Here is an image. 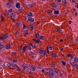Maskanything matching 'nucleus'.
<instances>
[{"label": "nucleus", "mask_w": 78, "mask_h": 78, "mask_svg": "<svg viewBox=\"0 0 78 78\" xmlns=\"http://www.w3.org/2000/svg\"><path fill=\"white\" fill-rule=\"evenodd\" d=\"M26 4L28 5H29V2H26Z\"/></svg>", "instance_id": "052dcab7"}, {"label": "nucleus", "mask_w": 78, "mask_h": 78, "mask_svg": "<svg viewBox=\"0 0 78 78\" xmlns=\"http://www.w3.org/2000/svg\"><path fill=\"white\" fill-rule=\"evenodd\" d=\"M60 76H62V73H60L59 74Z\"/></svg>", "instance_id": "6e6d98bb"}, {"label": "nucleus", "mask_w": 78, "mask_h": 78, "mask_svg": "<svg viewBox=\"0 0 78 78\" xmlns=\"http://www.w3.org/2000/svg\"><path fill=\"white\" fill-rule=\"evenodd\" d=\"M32 69L33 71H34L35 70V67L34 66H33L32 67Z\"/></svg>", "instance_id": "e433bc0d"}, {"label": "nucleus", "mask_w": 78, "mask_h": 78, "mask_svg": "<svg viewBox=\"0 0 78 78\" xmlns=\"http://www.w3.org/2000/svg\"><path fill=\"white\" fill-rule=\"evenodd\" d=\"M24 33L25 35H28V30H25L24 31Z\"/></svg>", "instance_id": "dca6fc26"}, {"label": "nucleus", "mask_w": 78, "mask_h": 78, "mask_svg": "<svg viewBox=\"0 0 78 78\" xmlns=\"http://www.w3.org/2000/svg\"><path fill=\"white\" fill-rule=\"evenodd\" d=\"M43 51V53L44 55H47V51L44 50Z\"/></svg>", "instance_id": "c85d7f7f"}, {"label": "nucleus", "mask_w": 78, "mask_h": 78, "mask_svg": "<svg viewBox=\"0 0 78 78\" xmlns=\"http://www.w3.org/2000/svg\"><path fill=\"white\" fill-rule=\"evenodd\" d=\"M62 63L63 65H64V66H66V62H64V61H62Z\"/></svg>", "instance_id": "c756f323"}, {"label": "nucleus", "mask_w": 78, "mask_h": 78, "mask_svg": "<svg viewBox=\"0 0 78 78\" xmlns=\"http://www.w3.org/2000/svg\"><path fill=\"white\" fill-rule=\"evenodd\" d=\"M22 45H20L19 48V50H22Z\"/></svg>", "instance_id": "72a5a7b5"}, {"label": "nucleus", "mask_w": 78, "mask_h": 78, "mask_svg": "<svg viewBox=\"0 0 78 78\" xmlns=\"http://www.w3.org/2000/svg\"><path fill=\"white\" fill-rule=\"evenodd\" d=\"M3 66L2 65H0V70H1V69L3 68Z\"/></svg>", "instance_id": "a18cd8bd"}, {"label": "nucleus", "mask_w": 78, "mask_h": 78, "mask_svg": "<svg viewBox=\"0 0 78 78\" xmlns=\"http://www.w3.org/2000/svg\"><path fill=\"white\" fill-rule=\"evenodd\" d=\"M30 8H32L33 6V4H30L29 5Z\"/></svg>", "instance_id": "f704fd0d"}, {"label": "nucleus", "mask_w": 78, "mask_h": 78, "mask_svg": "<svg viewBox=\"0 0 78 78\" xmlns=\"http://www.w3.org/2000/svg\"><path fill=\"white\" fill-rule=\"evenodd\" d=\"M38 50L39 54H40V55H41V54H42V53H43V52L44 50H42L41 48H39Z\"/></svg>", "instance_id": "9b49d317"}, {"label": "nucleus", "mask_w": 78, "mask_h": 78, "mask_svg": "<svg viewBox=\"0 0 78 78\" xmlns=\"http://www.w3.org/2000/svg\"><path fill=\"white\" fill-rule=\"evenodd\" d=\"M11 65L12 66V67H14L16 65L12 63L11 64Z\"/></svg>", "instance_id": "09e8293b"}, {"label": "nucleus", "mask_w": 78, "mask_h": 78, "mask_svg": "<svg viewBox=\"0 0 78 78\" xmlns=\"http://www.w3.org/2000/svg\"><path fill=\"white\" fill-rule=\"evenodd\" d=\"M62 2L64 4H66V0H62Z\"/></svg>", "instance_id": "473e14b6"}, {"label": "nucleus", "mask_w": 78, "mask_h": 78, "mask_svg": "<svg viewBox=\"0 0 78 78\" xmlns=\"http://www.w3.org/2000/svg\"><path fill=\"white\" fill-rule=\"evenodd\" d=\"M8 60H11V61H12V58L11 57H9L8 58Z\"/></svg>", "instance_id": "8fccbe9b"}, {"label": "nucleus", "mask_w": 78, "mask_h": 78, "mask_svg": "<svg viewBox=\"0 0 78 78\" xmlns=\"http://www.w3.org/2000/svg\"><path fill=\"white\" fill-rule=\"evenodd\" d=\"M26 47H27V48H28V49L29 50H31V47L30 46H26Z\"/></svg>", "instance_id": "bb28decb"}, {"label": "nucleus", "mask_w": 78, "mask_h": 78, "mask_svg": "<svg viewBox=\"0 0 78 78\" xmlns=\"http://www.w3.org/2000/svg\"><path fill=\"white\" fill-rule=\"evenodd\" d=\"M20 25H21V23L20 22H18L16 23V25L19 27L20 26Z\"/></svg>", "instance_id": "a878e982"}, {"label": "nucleus", "mask_w": 78, "mask_h": 78, "mask_svg": "<svg viewBox=\"0 0 78 78\" xmlns=\"http://www.w3.org/2000/svg\"><path fill=\"white\" fill-rule=\"evenodd\" d=\"M11 48V46L10 45V44H6V48L7 49H9Z\"/></svg>", "instance_id": "2eb2a0df"}, {"label": "nucleus", "mask_w": 78, "mask_h": 78, "mask_svg": "<svg viewBox=\"0 0 78 78\" xmlns=\"http://www.w3.org/2000/svg\"><path fill=\"white\" fill-rule=\"evenodd\" d=\"M27 65L26 64H24L23 65L22 67L23 68H27Z\"/></svg>", "instance_id": "4be33fe9"}, {"label": "nucleus", "mask_w": 78, "mask_h": 78, "mask_svg": "<svg viewBox=\"0 0 78 78\" xmlns=\"http://www.w3.org/2000/svg\"><path fill=\"white\" fill-rule=\"evenodd\" d=\"M52 12V11H49V12H48V14H51Z\"/></svg>", "instance_id": "c03bdc74"}, {"label": "nucleus", "mask_w": 78, "mask_h": 78, "mask_svg": "<svg viewBox=\"0 0 78 78\" xmlns=\"http://www.w3.org/2000/svg\"><path fill=\"white\" fill-rule=\"evenodd\" d=\"M36 47H37V46H36V45H33L32 48H36Z\"/></svg>", "instance_id": "ea45409f"}, {"label": "nucleus", "mask_w": 78, "mask_h": 78, "mask_svg": "<svg viewBox=\"0 0 78 78\" xmlns=\"http://www.w3.org/2000/svg\"><path fill=\"white\" fill-rule=\"evenodd\" d=\"M33 41H34V42H36L37 44H39V42H40V40L39 39L37 40L35 39H33Z\"/></svg>", "instance_id": "6e6552de"}, {"label": "nucleus", "mask_w": 78, "mask_h": 78, "mask_svg": "<svg viewBox=\"0 0 78 78\" xmlns=\"http://www.w3.org/2000/svg\"><path fill=\"white\" fill-rule=\"evenodd\" d=\"M27 46H25L24 47H23V53H24L25 52V51H26V48H27Z\"/></svg>", "instance_id": "6ab92c4d"}, {"label": "nucleus", "mask_w": 78, "mask_h": 78, "mask_svg": "<svg viewBox=\"0 0 78 78\" xmlns=\"http://www.w3.org/2000/svg\"><path fill=\"white\" fill-rule=\"evenodd\" d=\"M53 7L56 8L57 7V4L56 2H54L52 4Z\"/></svg>", "instance_id": "9d476101"}, {"label": "nucleus", "mask_w": 78, "mask_h": 78, "mask_svg": "<svg viewBox=\"0 0 78 78\" xmlns=\"http://www.w3.org/2000/svg\"><path fill=\"white\" fill-rule=\"evenodd\" d=\"M19 33L18 31H16V32L15 33V35L16 36H17V34H19Z\"/></svg>", "instance_id": "58836bf2"}, {"label": "nucleus", "mask_w": 78, "mask_h": 78, "mask_svg": "<svg viewBox=\"0 0 78 78\" xmlns=\"http://www.w3.org/2000/svg\"><path fill=\"white\" fill-rule=\"evenodd\" d=\"M52 70L54 72H56V73H58V69L56 68H53L52 69Z\"/></svg>", "instance_id": "423d86ee"}, {"label": "nucleus", "mask_w": 78, "mask_h": 78, "mask_svg": "<svg viewBox=\"0 0 78 78\" xmlns=\"http://www.w3.org/2000/svg\"><path fill=\"white\" fill-rule=\"evenodd\" d=\"M42 73H44V72H45V71L44 70V69H42Z\"/></svg>", "instance_id": "4d7b16f0"}, {"label": "nucleus", "mask_w": 78, "mask_h": 78, "mask_svg": "<svg viewBox=\"0 0 78 78\" xmlns=\"http://www.w3.org/2000/svg\"><path fill=\"white\" fill-rule=\"evenodd\" d=\"M59 11L58 10H55L54 12V13L55 14H59Z\"/></svg>", "instance_id": "393cba45"}, {"label": "nucleus", "mask_w": 78, "mask_h": 78, "mask_svg": "<svg viewBox=\"0 0 78 78\" xmlns=\"http://www.w3.org/2000/svg\"><path fill=\"white\" fill-rule=\"evenodd\" d=\"M1 20L2 22H3L4 21V18L3 17H2Z\"/></svg>", "instance_id": "de8ad7c7"}, {"label": "nucleus", "mask_w": 78, "mask_h": 78, "mask_svg": "<svg viewBox=\"0 0 78 78\" xmlns=\"http://www.w3.org/2000/svg\"><path fill=\"white\" fill-rule=\"evenodd\" d=\"M52 48L53 47L52 46H51L49 48V49L50 50H52Z\"/></svg>", "instance_id": "c9c22d12"}, {"label": "nucleus", "mask_w": 78, "mask_h": 78, "mask_svg": "<svg viewBox=\"0 0 78 78\" xmlns=\"http://www.w3.org/2000/svg\"><path fill=\"white\" fill-rule=\"evenodd\" d=\"M35 37L36 38V37H39V34L38 33H37L35 34Z\"/></svg>", "instance_id": "cd10ccee"}, {"label": "nucleus", "mask_w": 78, "mask_h": 78, "mask_svg": "<svg viewBox=\"0 0 78 78\" xmlns=\"http://www.w3.org/2000/svg\"><path fill=\"white\" fill-rule=\"evenodd\" d=\"M9 12H12V9H11L9 10L8 11Z\"/></svg>", "instance_id": "a19ab883"}, {"label": "nucleus", "mask_w": 78, "mask_h": 78, "mask_svg": "<svg viewBox=\"0 0 78 78\" xmlns=\"http://www.w3.org/2000/svg\"><path fill=\"white\" fill-rule=\"evenodd\" d=\"M24 70L26 72H30L31 71V69L28 68H24Z\"/></svg>", "instance_id": "f8f14e48"}, {"label": "nucleus", "mask_w": 78, "mask_h": 78, "mask_svg": "<svg viewBox=\"0 0 78 78\" xmlns=\"http://www.w3.org/2000/svg\"><path fill=\"white\" fill-rule=\"evenodd\" d=\"M61 0H57V2H61Z\"/></svg>", "instance_id": "680f3d73"}, {"label": "nucleus", "mask_w": 78, "mask_h": 78, "mask_svg": "<svg viewBox=\"0 0 78 78\" xmlns=\"http://www.w3.org/2000/svg\"><path fill=\"white\" fill-rule=\"evenodd\" d=\"M20 3L19 2H17L16 5V7L18 9H19L20 8Z\"/></svg>", "instance_id": "39448f33"}, {"label": "nucleus", "mask_w": 78, "mask_h": 78, "mask_svg": "<svg viewBox=\"0 0 78 78\" xmlns=\"http://www.w3.org/2000/svg\"><path fill=\"white\" fill-rule=\"evenodd\" d=\"M52 70L54 72H56V73H58V69L56 68H53L52 69Z\"/></svg>", "instance_id": "0eeeda50"}, {"label": "nucleus", "mask_w": 78, "mask_h": 78, "mask_svg": "<svg viewBox=\"0 0 78 78\" xmlns=\"http://www.w3.org/2000/svg\"><path fill=\"white\" fill-rule=\"evenodd\" d=\"M16 54V52H12V55H15Z\"/></svg>", "instance_id": "603ef678"}, {"label": "nucleus", "mask_w": 78, "mask_h": 78, "mask_svg": "<svg viewBox=\"0 0 78 78\" xmlns=\"http://www.w3.org/2000/svg\"><path fill=\"white\" fill-rule=\"evenodd\" d=\"M5 39H6V38H8V36H9V35L8 34H4L3 36Z\"/></svg>", "instance_id": "412c9836"}, {"label": "nucleus", "mask_w": 78, "mask_h": 78, "mask_svg": "<svg viewBox=\"0 0 78 78\" xmlns=\"http://www.w3.org/2000/svg\"><path fill=\"white\" fill-rule=\"evenodd\" d=\"M38 68L39 69H40L41 68H42V67L41 66V65H38Z\"/></svg>", "instance_id": "3c124183"}, {"label": "nucleus", "mask_w": 78, "mask_h": 78, "mask_svg": "<svg viewBox=\"0 0 78 78\" xmlns=\"http://www.w3.org/2000/svg\"><path fill=\"white\" fill-rule=\"evenodd\" d=\"M67 56L68 57H72V55L70 54H67Z\"/></svg>", "instance_id": "2f4dec72"}, {"label": "nucleus", "mask_w": 78, "mask_h": 78, "mask_svg": "<svg viewBox=\"0 0 78 78\" xmlns=\"http://www.w3.org/2000/svg\"><path fill=\"white\" fill-rule=\"evenodd\" d=\"M5 46L3 44H2V43H1L0 44V50H1V49H2V48H5Z\"/></svg>", "instance_id": "a211bd4d"}, {"label": "nucleus", "mask_w": 78, "mask_h": 78, "mask_svg": "<svg viewBox=\"0 0 78 78\" xmlns=\"http://www.w3.org/2000/svg\"><path fill=\"white\" fill-rule=\"evenodd\" d=\"M14 67V68H15V69H17V66L15 65V66Z\"/></svg>", "instance_id": "13d9d810"}, {"label": "nucleus", "mask_w": 78, "mask_h": 78, "mask_svg": "<svg viewBox=\"0 0 78 78\" xmlns=\"http://www.w3.org/2000/svg\"><path fill=\"white\" fill-rule=\"evenodd\" d=\"M71 64H72V66L73 67H74V68H76V69H78V64L76 63L74 64V62H72L71 63Z\"/></svg>", "instance_id": "f03ea898"}, {"label": "nucleus", "mask_w": 78, "mask_h": 78, "mask_svg": "<svg viewBox=\"0 0 78 78\" xmlns=\"http://www.w3.org/2000/svg\"><path fill=\"white\" fill-rule=\"evenodd\" d=\"M57 30V31H59V32H61V30L60 29H58Z\"/></svg>", "instance_id": "49530a36"}, {"label": "nucleus", "mask_w": 78, "mask_h": 78, "mask_svg": "<svg viewBox=\"0 0 78 78\" xmlns=\"http://www.w3.org/2000/svg\"><path fill=\"white\" fill-rule=\"evenodd\" d=\"M71 22H72V21H69V24H71Z\"/></svg>", "instance_id": "338daca9"}, {"label": "nucleus", "mask_w": 78, "mask_h": 78, "mask_svg": "<svg viewBox=\"0 0 78 78\" xmlns=\"http://www.w3.org/2000/svg\"><path fill=\"white\" fill-rule=\"evenodd\" d=\"M18 10L20 11H23V9H22V8H21L20 9H19Z\"/></svg>", "instance_id": "864d4df0"}, {"label": "nucleus", "mask_w": 78, "mask_h": 78, "mask_svg": "<svg viewBox=\"0 0 78 78\" xmlns=\"http://www.w3.org/2000/svg\"><path fill=\"white\" fill-rule=\"evenodd\" d=\"M63 48H61L60 49L61 51H63Z\"/></svg>", "instance_id": "0e129e2a"}, {"label": "nucleus", "mask_w": 78, "mask_h": 78, "mask_svg": "<svg viewBox=\"0 0 78 78\" xmlns=\"http://www.w3.org/2000/svg\"><path fill=\"white\" fill-rule=\"evenodd\" d=\"M27 21L29 22H34V20L32 18H31V17H29L28 18Z\"/></svg>", "instance_id": "7ed1b4c3"}, {"label": "nucleus", "mask_w": 78, "mask_h": 78, "mask_svg": "<svg viewBox=\"0 0 78 78\" xmlns=\"http://www.w3.org/2000/svg\"><path fill=\"white\" fill-rule=\"evenodd\" d=\"M17 60L16 59H14L13 60V62L14 63H16V62H17Z\"/></svg>", "instance_id": "7c9ffc66"}, {"label": "nucleus", "mask_w": 78, "mask_h": 78, "mask_svg": "<svg viewBox=\"0 0 78 78\" xmlns=\"http://www.w3.org/2000/svg\"><path fill=\"white\" fill-rule=\"evenodd\" d=\"M73 10L74 11H76V9H73Z\"/></svg>", "instance_id": "e2e57ef3"}, {"label": "nucleus", "mask_w": 78, "mask_h": 78, "mask_svg": "<svg viewBox=\"0 0 78 78\" xmlns=\"http://www.w3.org/2000/svg\"><path fill=\"white\" fill-rule=\"evenodd\" d=\"M3 65L4 66H5V67H11V64L8 62H6L4 63L3 64Z\"/></svg>", "instance_id": "20e7f679"}, {"label": "nucleus", "mask_w": 78, "mask_h": 78, "mask_svg": "<svg viewBox=\"0 0 78 78\" xmlns=\"http://www.w3.org/2000/svg\"><path fill=\"white\" fill-rule=\"evenodd\" d=\"M75 41H76V42H78V39H75Z\"/></svg>", "instance_id": "774afa93"}, {"label": "nucleus", "mask_w": 78, "mask_h": 78, "mask_svg": "<svg viewBox=\"0 0 78 78\" xmlns=\"http://www.w3.org/2000/svg\"><path fill=\"white\" fill-rule=\"evenodd\" d=\"M6 6L7 8H11V4L9 2H8L7 3Z\"/></svg>", "instance_id": "f3484780"}, {"label": "nucleus", "mask_w": 78, "mask_h": 78, "mask_svg": "<svg viewBox=\"0 0 78 78\" xmlns=\"http://www.w3.org/2000/svg\"><path fill=\"white\" fill-rule=\"evenodd\" d=\"M0 39L1 40V41H4L5 39V38L4 36H1L0 37Z\"/></svg>", "instance_id": "5701e85b"}, {"label": "nucleus", "mask_w": 78, "mask_h": 78, "mask_svg": "<svg viewBox=\"0 0 78 78\" xmlns=\"http://www.w3.org/2000/svg\"><path fill=\"white\" fill-rule=\"evenodd\" d=\"M47 52L48 53H49V50H48V48H47Z\"/></svg>", "instance_id": "bf43d9fd"}, {"label": "nucleus", "mask_w": 78, "mask_h": 78, "mask_svg": "<svg viewBox=\"0 0 78 78\" xmlns=\"http://www.w3.org/2000/svg\"><path fill=\"white\" fill-rule=\"evenodd\" d=\"M76 0H72V2L73 3H74L75 4H76V2L75 1Z\"/></svg>", "instance_id": "79ce46f5"}, {"label": "nucleus", "mask_w": 78, "mask_h": 78, "mask_svg": "<svg viewBox=\"0 0 78 78\" xmlns=\"http://www.w3.org/2000/svg\"><path fill=\"white\" fill-rule=\"evenodd\" d=\"M29 45H31L32 48L33 47V44H29Z\"/></svg>", "instance_id": "5fc2aeb1"}, {"label": "nucleus", "mask_w": 78, "mask_h": 78, "mask_svg": "<svg viewBox=\"0 0 78 78\" xmlns=\"http://www.w3.org/2000/svg\"><path fill=\"white\" fill-rule=\"evenodd\" d=\"M63 39H62L60 41V42H63Z\"/></svg>", "instance_id": "69168bd1"}, {"label": "nucleus", "mask_w": 78, "mask_h": 78, "mask_svg": "<svg viewBox=\"0 0 78 78\" xmlns=\"http://www.w3.org/2000/svg\"><path fill=\"white\" fill-rule=\"evenodd\" d=\"M28 27L29 28H30L31 30H33L34 28V27L33 25H29Z\"/></svg>", "instance_id": "4468645a"}, {"label": "nucleus", "mask_w": 78, "mask_h": 78, "mask_svg": "<svg viewBox=\"0 0 78 78\" xmlns=\"http://www.w3.org/2000/svg\"><path fill=\"white\" fill-rule=\"evenodd\" d=\"M11 17L12 19H14L16 18V14L14 13H12L11 15Z\"/></svg>", "instance_id": "ddd939ff"}, {"label": "nucleus", "mask_w": 78, "mask_h": 78, "mask_svg": "<svg viewBox=\"0 0 78 78\" xmlns=\"http://www.w3.org/2000/svg\"><path fill=\"white\" fill-rule=\"evenodd\" d=\"M78 57H75L74 58V62L75 63H77L78 62Z\"/></svg>", "instance_id": "1a4fd4ad"}, {"label": "nucleus", "mask_w": 78, "mask_h": 78, "mask_svg": "<svg viewBox=\"0 0 78 78\" xmlns=\"http://www.w3.org/2000/svg\"><path fill=\"white\" fill-rule=\"evenodd\" d=\"M26 28V26L24 24H23V29H25Z\"/></svg>", "instance_id": "37998d69"}, {"label": "nucleus", "mask_w": 78, "mask_h": 78, "mask_svg": "<svg viewBox=\"0 0 78 78\" xmlns=\"http://www.w3.org/2000/svg\"><path fill=\"white\" fill-rule=\"evenodd\" d=\"M32 14H33V13L30 12V13H28L27 16L29 17H32Z\"/></svg>", "instance_id": "aec40b11"}, {"label": "nucleus", "mask_w": 78, "mask_h": 78, "mask_svg": "<svg viewBox=\"0 0 78 78\" xmlns=\"http://www.w3.org/2000/svg\"><path fill=\"white\" fill-rule=\"evenodd\" d=\"M47 74L48 75L49 77H53L54 76V73L50 71L47 72Z\"/></svg>", "instance_id": "f257e3e1"}, {"label": "nucleus", "mask_w": 78, "mask_h": 78, "mask_svg": "<svg viewBox=\"0 0 78 78\" xmlns=\"http://www.w3.org/2000/svg\"><path fill=\"white\" fill-rule=\"evenodd\" d=\"M40 39H41V40H43L44 39V36H41L40 38Z\"/></svg>", "instance_id": "4c0bfd02"}, {"label": "nucleus", "mask_w": 78, "mask_h": 78, "mask_svg": "<svg viewBox=\"0 0 78 78\" xmlns=\"http://www.w3.org/2000/svg\"><path fill=\"white\" fill-rule=\"evenodd\" d=\"M51 56H53V57H57L58 56V55H57V54H56L55 53L54 54H52L51 55Z\"/></svg>", "instance_id": "b1692460"}]
</instances>
